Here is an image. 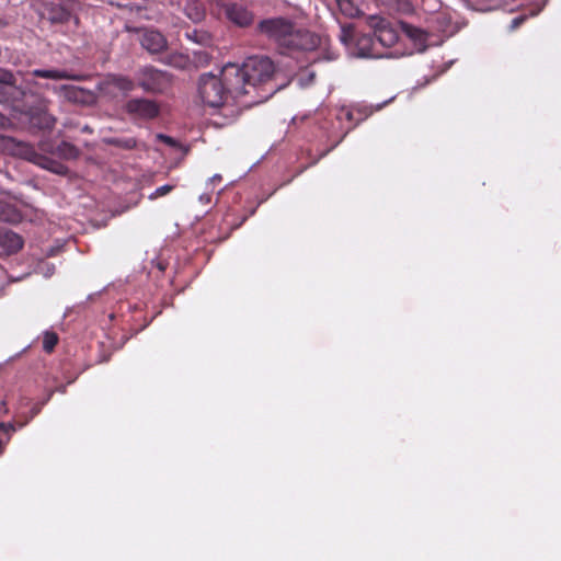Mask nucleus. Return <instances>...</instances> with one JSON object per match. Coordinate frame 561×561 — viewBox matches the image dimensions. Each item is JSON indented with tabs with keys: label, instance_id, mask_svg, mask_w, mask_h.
<instances>
[{
	"label": "nucleus",
	"instance_id": "f257e3e1",
	"mask_svg": "<svg viewBox=\"0 0 561 561\" xmlns=\"http://www.w3.org/2000/svg\"><path fill=\"white\" fill-rule=\"evenodd\" d=\"M274 70V64L268 57L253 56L249 57L242 66L226 65L222 75L229 85V91L236 98H244L267 84Z\"/></svg>",
	"mask_w": 561,
	"mask_h": 561
},
{
	"label": "nucleus",
	"instance_id": "f03ea898",
	"mask_svg": "<svg viewBox=\"0 0 561 561\" xmlns=\"http://www.w3.org/2000/svg\"><path fill=\"white\" fill-rule=\"evenodd\" d=\"M257 30L286 49L312 50L320 43V38L314 33L298 27L290 20L282 16L262 20Z\"/></svg>",
	"mask_w": 561,
	"mask_h": 561
},
{
	"label": "nucleus",
	"instance_id": "7ed1b4c3",
	"mask_svg": "<svg viewBox=\"0 0 561 561\" xmlns=\"http://www.w3.org/2000/svg\"><path fill=\"white\" fill-rule=\"evenodd\" d=\"M340 41L346 47L348 54L358 58H390L392 54L383 53L378 48L375 36L359 34L352 25H343L340 32Z\"/></svg>",
	"mask_w": 561,
	"mask_h": 561
},
{
	"label": "nucleus",
	"instance_id": "20e7f679",
	"mask_svg": "<svg viewBox=\"0 0 561 561\" xmlns=\"http://www.w3.org/2000/svg\"><path fill=\"white\" fill-rule=\"evenodd\" d=\"M229 90L222 73L221 78L213 73H204L199 78V96L210 107L228 105L230 101H232V104L241 101L242 98H236Z\"/></svg>",
	"mask_w": 561,
	"mask_h": 561
},
{
	"label": "nucleus",
	"instance_id": "39448f33",
	"mask_svg": "<svg viewBox=\"0 0 561 561\" xmlns=\"http://www.w3.org/2000/svg\"><path fill=\"white\" fill-rule=\"evenodd\" d=\"M137 85L147 93H163L171 85V76L167 71L154 68L153 66H144L135 73Z\"/></svg>",
	"mask_w": 561,
	"mask_h": 561
},
{
	"label": "nucleus",
	"instance_id": "423d86ee",
	"mask_svg": "<svg viewBox=\"0 0 561 561\" xmlns=\"http://www.w3.org/2000/svg\"><path fill=\"white\" fill-rule=\"evenodd\" d=\"M369 26L374 30L375 39L381 47H392L399 39L397 28L385 18L369 16Z\"/></svg>",
	"mask_w": 561,
	"mask_h": 561
},
{
	"label": "nucleus",
	"instance_id": "0eeeda50",
	"mask_svg": "<svg viewBox=\"0 0 561 561\" xmlns=\"http://www.w3.org/2000/svg\"><path fill=\"white\" fill-rule=\"evenodd\" d=\"M124 111L134 118L152 119L159 115V104L146 98H134L124 105Z\"/></svg>",
	"mask_w": 561,
	"mask_h": 561
},
{
	"label": "nucleus",
	"instance_id": "6e6552de",
	"mask_svg": "<svg viewBox=\"0 0 561 561\" xmlns=\"http://www.w3.org/2000/svg\"><path fill=\"white\" fill-rule=\"evenodd\" d=\"M227 19L240 27H247L252 24L254 14L245 5L237 2H228L222 5Z\"/></svg>",
	"mask_w": 561,
	"mask_h": 561
},
{
	"label": "nucleus",
	"instance_id": "1a4fd4ad",
	"mask_svg": "<svg viewBox=\"0 0 561 561\" xmlns=\"http://www.w3.org/2000/svg\"><path fill=\"white\" fill-rule=\"evenodd\" d=\"M140 44L150 54H159L167 48L168 42L163 34L154 30L142 32Z\"/></svg>",
	"mask_w": 561,
	"mask_h": 561
},
{
	"label": "nucleus",
	"instance_id": "9d476101",
	"mask_svg": "<svg viewBox=\"0 0 561 561\" xmlns=\"http://www.w3.org/2000/svg\"><path fill=\"white\" fill-rule=\"evenodd\" d=\"M51 90L65 98L66 100L75 103H84L91 98V93L80 87L72 84L53 85Z\"/></svg>",
	"mask_w": 561,
	"mask_h": 561
},
{
	"label": "nucleus",
	"instance_id": "9b49d317",
	"mask_svg": "<svg viewBox=\"0 0 561 561\" xmlns=\"http://www.w3.org/2000/svg\"><path fill=\"white\" fill-rule=\"evenodd\" d=\"M0 247L7 253H15L23 247V239L15 232L3 229L0 230Z\"/></svg>",
	"mask_w": 561,
	"mask_h": 561
},
{
	"label": "nucleus",
	"instance_id": "f8f14e48",
	"mask_svg": "<svg viewBox=\"0 0 561 561\" xmlns=\"http://www.w3.org/2000/svg\"><path fill=\"white\" fill-rule=\"evenodd\" d=\"M32 76L51 80H81V76L72 75L64 69H34Z\"/></svg>",
	"mask_w": 561,
	"mask_h": 561
},
{
	"label": "nucleus",
	"instance_id": "ddd939ff",
	"mask_svg": "<svg viewBox=\"0 0 561 561\" xmlns=\"http://www.w3.org/2000/svg\"><path fill=\"white\" fill-rule=\"evenodd\" d=\"M108 85L122 91L123 93H129L134 91L136 83L133 79L123 75H110L106 79Z\"/></svg>",
	"mask_w": 561,
	"mask_h": 561
},
{
	"label": "nucleus",
	"instance_id": "4468645a",
	"mask_svg": "<svg viewBox=\"0 0 561 561\" xmlns=\"http://www.w3.org/2000/svg\"><path fill=\"white\" fill-rule=\"evenodd\" d=\"M20 220V211L13 205L0 201V221L15 224Z\"/></svg>",
	"mask_w": 561,
	"mask_h": 561
},
{
	"label": "nucleus",
	"instance_id": "2eb2a0df",
	"mask_svg": "<svg viewBox=\"0 0 561 561\" xmlns=\"http://www.w3.org/2000/svg\"><path fill=\"white\" fill-rule=\"evenodd\" d=\"M402 32L411 38L416 45H424L426 42V34L423 30L415 27L408 23H401Z\"/></svg>",
	"mask_w": 561,
	"mask_h": 561
},
{
	"label": "nucleus",
	"instance_id": "dca6fc26",
	"mask_svg": "<svg viewBox=\"0 0 561 561\" xmlns=\"http://www.w3.org/2000/svg\"><path fill=\"white\" fill-rule=\"evenodd\" d=\"M54 154L65 160H72L79 156V149L70 142L61 141L56 146Z\"/></svg>",
	"mask_w": 561,
	"mask_h": 561
},
{
	"label": "nucleus",
	"instance_id": "f3484780",
	"mask_svg": "<svg viewBox=\"0 0 561 561\" xmlns=\"http://www.w3.org/2000/svg\"><path fill=\"white\" fill-rule=\"evenodd\" d=\"M72 19L71 13L66 10L64 7L55 5L49 9L48 20L51 23H66ZM73 21L77 23V18H73Z\"/></svg>",
	"mask_w": 561,
	"mask_h": 561
},
{
	"label": "nucleus",
	"instance_id": "a211bd4d",
	"mask_svg": "<svg viewBox=\"0 0 561 561\" xmlns=\"http://www.w3.org/2000/svg\"><path fill=\"white\" fill-rule=\"evenodd\" d=\"M185 13L193 22H199L205 16V10L197 1H190L185 5Z\"/></svg>",
	"mask_w": 561,
	"mask_h": 561
},
{
	"label": "nucleus",
	"instance_id": "6ab92c4d",
	"mask_svg": "<svg viewBox=\"0 0 561 561\" xmlns=\"http://www.w3.org/2000/svg\"><path fill=\"white\" fill-rule=\"evenodd\" d=\"M22 144L16 142L13 138L0 134V149L10 153L20 152L19 148Z\"/></svg>",
	"mask_w": 561,
	"mask_h": 561
},
{
	"label": "nucleus",
	"instance_id": "aec40b11",
	"mask_svg": "<svg viewBox=\"0 0 561 561\" xmlns=\"http://www.w3.org/2000/svg\"><path fill=\"white\" fill-rule=\"evenodd\" d=\"M108 144L123 148V149H134L137 146V140L133 137H115L108 140Z\"/></svg>",
	"mask_w": 561,
	"mask_h": 561
},
{
	"label": "nucleus",
	"instance_id": "412c9836",
	"mask_svg": "<svg viewBox=\"0 0 561 561\" xmlns=\"http://www.w3.org/2000/svg\"><path fill=\"white\" fill-rule=\"evenodd\" d=\"M58 342V336L54 332H45L43 339V348L45 352L50 353Z\"/></svg>",
	"mask_w": 561,
	"mask_h": 561
},
{
	"label": "nucleus",
	"instance_id": "4be33fe9",
	"mask_svg": "<svg viewBox=\"0 0 561 561\" xmlns=\"http://www.w3.org/2000/svg\"><path fill=\"white\" fill-rule=\"evenodd\" d=\"M175 185L173 184H164L162 186H159L149 195V199L153 201L158 197L164 196L169 193H171L174 190Z\"/></svg>",
	"mask_w": 561,
	"mask_h": 561
},
{
	"label": "nucleus",
	"instance_id": "5701e85b",
	"mask_svg": "<svg viewBox=\"0 0 561 561\" xmlns=\"http://www.w3.org/2000/svg\"><path fill=\"white\" fill-rule=\"evenodd\" d=\"M276 88L275 87H271L266 92L265 95H261V94H256V95H252V99L250 101H244L242 102L243 105L248 106L250 104H254V103H259L261 102L263 99H267L268 96H271L273 93L276 92Z\"/></svg>",
	"mask_w": 561,
	"mask_h": 561
},
{
	"label": "nucleus",
	"instance_id": "b1692460",
	"mask_svg": "<svg viewBox=\"0 0 561 561\" xmlns=\"http://www.w3.org/2000/svg\"><path fill=\"white\" fill-rule=\"evenodd\" d=\"M337 4L342 12L351 16H353L355 11H357L355 8H353L350 0H337Z\"/></svg>",
	"mask_w": 561,
	"mask_h": 561
},
{
	"label": "nucleus",
	"instance_id": "393cba45",
	"mask_svg": "<svg viewBox=\"0 0 561 561\" xmlns=\"http://www.w3.org/2000/svg\"><path fill=\"white\" fill-rule=\"evenodd\" d=\"M187 37L196 43H205L208 41V36L205 33H198L197 31L188 33Z\"/></svg>",
	"mask_w": 561,
	"mask_h": 561
},
{
	"label": "nucleus",
	"instance_id": "a878e982",
	"mask_svg": "<svg viewBox=\"0 0 561 561\" xmlns=\"http://www.w3.org/2000/svg\"><path fill=\"white\" fill-rule=\"evenodd\" d=\"M527 18L528 15L526 14L514 18L511 22L510 30L515 31L518 28L527 20Z\"/></svg>",
	"mask_w": 561,
	"mask_h": 561
},
{
	"label": "nucleus",
	"instance_id": "bb28decb",
	"mask_svg": "<svg viewBox=\"0 0 561 561\" xmlns=\"http://www.w3.org/2000/svg\"><path fill=\"white\" fill-rule=\"evenodd\" d=\"M0 82L5 83L7 85H11L14 82V77L11 72H2L0 73Z\"/></svg>",
	"mask_w": 561,
	"mask_h": 561
},
{
	"label": "nucleus",
	"instance_id": "cd10ccee",
	"mask_svg": "<svg viewBox=\"0 0 561 561\" xmlns=\"http://www.w3.org/2000/svg\"><path fill=\"white\" fill-rule=\"evenodd\" d=\"M8 89L9 88L7 85L0 84V103L9 102L10 98H9Z\"/></svg>",
	"mask_w": 561,
	"mask_h": 561
},
{
	"label": "nucleus",
	"instance_id": "c85d7f7f",
	"mask_svg": "<svg viewBox=\"0 0 561 561\" xmlns=\"http://www.w3.org/2000/svg\"><path fill=\"white\" fill-rule=\"evenodd\" d=\"M546 3H547V0H542V1L538 2V3H536V9H533V10L530 11V14H529V15H530V16H535V15H537V14H538L542 9H543V7L546 5Z\"/></svg>",
	"mask_w": 561,
	"mask_h": 561
},
{
	"label": "nucleus",
	"instance_id": "c756f323",
	"mask_svg": "<svg viewBox=\"0 0 561 561\" xmlns=\"http://www.w3.org/2000/svg\"><path fill=\"white\" fill-rule=\"evenodd\" d=\"M0 431L10 433L14 431V427L11 423L0 422Z\"/></svg>",
	"mask_w": 561,
	"mask_h": 561
},
{
	"label": "nucleus",
	"instance_id": "7c9ffc66",
	"mask_svg": "<svg viewBox=\"0 0 561 561\" xmlns=\"http://www.w3.org/2000/svg\"><path fill=\"white\" fill-rule=\"evenodd\" d=\"M199 202L203 204H210L211 202V194L210 193H203L199 195Z\"/></svg>",
	"mask_w": 561,
	"mask_h": 561
},
{
	"label": "nucleus",
	"instance_id": "2f4dec72",
	"mask_svg": "<svg viewBox=\"0 0 561 561\" xmlns=\"http://www.w3.org/2000/svg\"><path fill=\"white\" fill-rule=\"evenodd\" d=\"M307 75H308V79H307L306 81L304 80V78H302V77H300V78H299L300 85H305V84H307V83H309V82H312V81H313V79H314V72L309 71Z\"/></svg>",
	"mask_w": 561,
	"mask_h": 561
},
{
	"label": "nucleus",
	"instance_id": "473e14b6",
	"mask_svg": "<svg viewBox=\"0 0 561 561\" xmlns=\"http://www.w3.org/2000/svg\"><path fill=\"white\" fill-rule=\"evenodd\" d=\"M158 138L163 140L168 145H174V140L171 137H169V136L160 134V135H158Z\"/></svg>",
	"mask_w": 561,
	"mask_h": 561
},
{
	"label": "nucleus",
	"instance_id": "72a5a7b5",
	"mask_svg": "<svg viewBox=\"0 0 561 561\" xmlns=\"http://www.w3.org/2000/svg\"><path fill=\"white\" fill-rule=\"evenodd\" d=\"M45 121H46V123H45V126H46V127L50 128V127H53V126H54L55 119H54L53 117H50V116H46V117H45Z\"/></svg>",
	"mask_w": 561,
	"mask_h": 561
},
{
	"label": "nucleus",
	"instance_id": "f704fd0d",
	"mask_svg": "<svg viewBox=\"0 0 561 561\" xmlns=\"http://www.w3.org/2000/svg\"><path fill=\"white\" fill-rule=\"evenodd\" d=\"M215 181H221V175L215 174L213 178L208 180L207 186H209Z\"/></svg>",
	"mask_w": 561,
	"mask_h": 561
},
{
	"label": "nucleus",
	"instance_id": "c9c22d12",
	"mask_svg": "<svg viewBox=\"0 0 561 561\" xmlns=\"http://www.w3.org/2000/svg\"><path fill=\"white\" fill-rule=\"evenodd\" d=\"M41 405H36L32 409V415L31 417L35 416L41 411Z\"/></svg>",
	"mask_w": 561,
	"mask_h": 561
},
{
	"label": "nucleus",
	"instance_id": "e433bc0d",
	"mask_svg": "<svg viewBox=\"0 0 561 561\" xmlns=\"http://www.w3.org/2000/svg\"><path fill=\"white\" fill-rule=\"evenodd\" d=\"M327 60H334L336 59V54L334 53H328L327 57H325Z\"/></svg>",
	"mask_w": 561,
	"mask_h": 561
},
{
	"label": "nucleus",
	"instance_id": "4c0bfd02",
	"mask_svg": "<svg viewBox=\"0 0 561 561\" xmlns=\"http://www.w3.org/2000/svg\"><path fill=\"white\" fill-rule=\"evenodd\" d=\"M62 169L64 167L62 165H57V168L53 169L55 172L57 173H61L62 172Z\"/></svg>",
	"mask_w": 561,
	"mask_h": 561
},
{
	"label": "nucleus",
	"instance_id": "58836bf2",
	"mask_svg": "<svg viewBox=\"0 0 561 561\" xmlns=\"http://www.w3.org/2000/svg\"><path fill=\"white\" fill-rule=\"evenodd\" d=\"M345 116L347 119H352L353 114H352V112L347 111V112H345Z\"/></svg>",
	"mask_w": 561,
	"mask_h": 561
},
{
	"label": "nucleus",
	"instance_id": "ea45409f",
	"mask_svg": "<svg viewBox=\"0 0 561 561\" xmlns=\"http://www.w3.org/2000/svg\"><path fill=\"white\" fill-rule=\"evenodd\" d=\"M382 107V104H379L376 106V110H380Z\"/></svg>",
	"mask_w": 561,
	"mask_h": 561
},
{
	"label": "nucleus",
	"instance_id": "a19ab883",
	"mask_svg": "<svg viewBox=\"0 0 561 561\" xmlns=\"http://www.w3.org/2000/svg\"><path fill=\"white\" fill-rule=\"evenodd\" d=\"M53 270H54L53 267L47 270V273H53Z\"/></svg>",
	"mask_w": 561,
	"mask_h": 561
},
{
	"label": "nucleus",
	"instance_id": "79ce46f5",
	"mask_svg": "<svg viewBox=\"0 0 561 561\" xmlns=\"http://www.w3.org/2000/svg\"><path fill=\"white\" fill-rule=\"evenodd\" d=\"M2 118H3V117L0 115V121H2Z\"/></svg>",
	"mask_w": 561,
	"mask_h": 561
}]
</instances>
